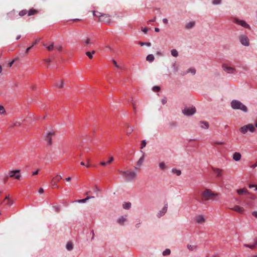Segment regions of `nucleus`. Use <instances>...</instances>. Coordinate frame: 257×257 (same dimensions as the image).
<instances>
[{
	"instance_id": "1",
	"label": "nucleus",
	"mask_w": 257,
	"mask_h": 257,
	"mask_svg": "<svg viewBox=\"0 0 257 257\" xmlns=\"http://www.w3.org/2000/svg\"><path fill=\"white\" fill-rule=\"evenodd\" d=\"M218 195V193H214L211 190L205 188L201 193V201L202 202H205L211 200H213L216 198Z\"/></svg>"
},
{
	"instance_id": "2",
	"label": "nucleus",
	"mask_w": 257,
	"mask_h": 257,
	"mask_svg": "<svg viewBox=\"0 0 257 257\" xmlns=\"http://www.w3.org/2000/svg\"><path fill=\"white\" fill-rule=\"evenodd\" d=\"M231 106L234 109H240L245 112L247 111V107L238 100H233L231 102Z\"/></svg>"
},
{
	"instance_id": "3",
	"label": "nucleus",
	"mask_w": 257,
	"mask_h": 257,
	"mask_svg": "<svg viewBox=\"0 0 257 257\" xmlns=\"http://www.w3.org/2000/svg\"><path fill=\"white\" fill-rule=\"evenodd\" d=\"M118 171L129 181L134 180L137 176L136 172L133 171H122L118 170Z\"/></svg>"
},
{
	"instance_id": "4",
	"label": "nucleus",
	"mask_w": 257,
	"mask_h": 257,
	"mask_svg": "<svg viewBox=\"0 0 257 257\" xmlns=\"http://www.w3.org/2000/svg\"><path fill=\"white\" fill-rule=\"evenodd\" d=\"M249 130L250 132L253 133L255 132V127L252 124H248L241 127L239 129L240 132L243 134H245L247 133V131Z\"/></svg>"
},
{
	"instance_id": "5",
	"label": "nucleus",
	"mask_w": 257,
	"mask_h": 257,
	"mask_svg": "<svg viewBox=\"0 0 257 257\" xmlns=\"http://www.w3.org/2000/svg\"><path fill=\"white\" fill-rule=\"evenodd\" d=\"M62 179V177L57 174L55 177H53L51 180V184L53 188H59L57 182H59Z\"/></svg>"
},
{
	"instance_id": "6",
	"label": "nucleus",
	"mask_w": 257,
	"mask_h": 257,
	"mask_svg": "<svg viewBox=\"0 0 257 257\" xmlns=\"http://www.w3.org/2000/svg\"><path fill=\"white\" fill-rule=\"evenodd\" d=\"M9 177L11 178H15L17 180H19L21 178L20 174V170H16L13 171H11L9 173Z\"/></svg>"
},
{
	"instance_id": "7",
	"label": "nucleus",
	"mask_w": 257,
	"mask_h": 257,
	"mask_svg": "<svg viewBox=\"0 0 257 257\" xmlns=\"http://www.w3.org/2000/svg\"><path fill=\"white\" fill-rule=\"evenodd\" d=\"M99 20L100 22L107 24H109L111 22L110 16L107 14H103L101 16H99Z\"/></svg>"
},
{
	"instance_id": "8",
	"label": "nucleus",
	"mask_w": 257,
	"mask_h": 257,
	"mask_svg": "<svg viewBox=\"0 0 257 257\" xmlns=\"http://www.w3.org/2000/svg\"><path fill=\"white\" fill-rule=\"evenodd\" d=\"M239 39L240 42V43L244 46H249V39L248 37L244 35H242L239 36Z\"/></svg>"
},
{
	"instance_id": "9",
	"label": "nucleus",
	"mask_w": 257,
	"mask_h": 257,
	"mask_svg": "<svg viewBox=\"0 0 257 257\" xmlns=\"http://www.w3.org/2000/svg\"><path fill=\"white\" fill-rule=\"evenodd\" d=\"M223 70L228 74L234 73L235 71L234 68L230 67L227 64H223L222 66Z\"/></svg>"
},
{
	"instance_id": "10",
	"label": "nucleus",
	"mask_w": 257,
	"mask_h": 257,
	"mask_svg": "<svg viewBox=\"0 0 257 257\" xmlns=\"http://www.w3.org/2000/svg\"><path fill=\"white\" fill-rule=\"evenodd\" d=\"M196 112V109L195 107L190 108H185L183 110V113L184 114L188 116L192 115L194 114Z\"/></svg>"
},
{
	"instance_id": "11",
	"label": "nucleus",
	"mask_w": 257,
	"mask_h": 257,
	"mask_svg": "<svg viewBox=\"0 0 257 257\" xmlns=\"http://www.w3.org/2000/svg\"><path fill=\"white\" fill-rule=\"evenodd\" d=\"M233 22L237 24L242 27L246 28V29H250V26L249 25H248L243 20H240L237 19L235 18L233 20Z\"/></svg>"
},
{
	"instance_id": "12",
	"label": "nucleus",
	"mask_w": 257,
	"mask_h": 257,
	"mask_svg": "<svg viewBox=\"0 0 257 257\" xmlns=\"http://www.w3.org/2000/svg\"><path fill=\"white\" fill-rule=\"evenodd\" d=\"M212 171L216 174V177L220 178L222 176L223 170L217 168H212Z\"/></svg>"
},
{
	"instance_id": "13",
	"label": "nucleus",
	"mask_w": 257,
	"mask_h": 257,
	"mask_svg": "<svg viewBox=\"0 0 257 257\" xmlns=\"http://www.w3.org/2000/svg\"><path fill=\"white\" fill-rule=\"evenodd\" d=\"M54 135V132H49L47 134L46 140L49 145H52V137Z\"/></svg>"
},
{
	"instance_id": "14",
	"label": "nucleus",
	"mask_w": 257,
	"mask_h": 257,
	"mask_svg": "<svg viewBox=\"0 0 257 257\" xmlns=\"http://www.w3.org/2000/svg\"><path fill=\"white\" fill-rule=\"evenodd\" d=\"M195 221L198 224H203L205 222L206 220L203 215H200L196 217Z\"/></svg>"
},
{
	"instance_id": "15",
	"label": "nucleus",
	"mask_w": 257,
	"mask_h": 257,
	"mask_svg": "<svg viewBox=\"0 0 257 257\" xmlns=\"http://www.w3.org/2000/svg\"><path fill=\"white\" fill-rule=\"evenodd\" d=\"M167 208H168V205H167V204H166L164 206V207L162 208V209L161 210H160L159 211V212H158V213L157 214V216L159 217H160L162 216L163 215H164L166 213V212L167 211Z\"/></svg>"
},
{
	"instance_id": "16",
	"label": "nucleus",
	"mask_w": 257,
	"mask_h": 257,
	"mask_svg": "<svg viewBox=\"0 0 257 257\" xmlns=\"http://www.w3.org/2000/svg\"><path fill=\"white\" fill-rule=\"evenodd\" d=\"M231 210L236 211L239 213H243L244 209L243 207H240L238 205H236L233 207L230 208Z\"/></svg>"
},
{
	"instance_id": "17",
	"label": "nucleus",
	"mask_w": 257,
	"mask_h": 257,
	"mask_svg": "<svg viewBox=\"0 0 257 257\" xmlns=\"http://www.w3.org/2000/svg\"><path fill=\"white\" fill-rule=\"evenodd\" d=\"M142 153H143V156L139 159L137 163V165L138 167H141L144 161L145 154L143 152H142Z\"/></svg>"
},
{
	"instance_id": "18",
	"label": "nucleus",
	"mask_w": 257,
	"mask_h": 257,
	"mask_svg": "<svg viewBox=\"0 0 257 257\" xmlns=\"http://www.w3.org/2000/svg\"><path fill=\"white\" fill-rule=\"evenodd\" d=\"M195 25V22L194 21H191L186 24L185 28V29L189 30L193 28Z\"/></svg>"
},
{
	"instance_id": "19",
	"label": "nucleus",
	"mask_w": 257,
	"mask_h": 257,
	"mask_svg": "<svg viewBox=\"0 0 257 257\" xmlns=\"http://www.w3.org/2000/svg\"><path fill=\"white\" fill-rule=\"evenodd\" d=\"M241 155L239 153L235 152L233 155V159L235 161H238L241 159Z\"/></svg>"
},
{
	"instance_id": "20",
	"label": "nucleus",
	"mask_w": 257,
	"mask_h": 257,
	"mask_svg": "<svg viewBox=\"0 0 257 257\" xmlns=\"http://www.w3.org/2000/svg\"><path fill=\"white\" fill-rule=\"evenodd\" d=\"M159 167L161 170L165 171L167 169V166L164 162H161L159 164Z\"/></svg>"
},
{
	"instance_id": "21",
	"label": "nucleus",
	"mask_w": 257,
	"mask_h": 257,
	"mask_svg": "<svg viewBox=\"0 0 257 257\" xmlns=\"http://www.w3.org/2000/svg\"><path fill=\"white\" fill-rule=\"evenodd\" d=\"M236 191H237V193L239 195H242L243 194H248V191H247V189H244V188L240 189H237Z\"/></svg>"
},
{
	"instance_id": "22",
	"label": "nucleus",
	"mask_w": 257,
	"mask_h": 257,
	"mask_svg": "<svg viewBox=\"0 0 257 257\" xmlns=\"http://www.w3.org/2000/svg\"><path fill=\"white\" fill-rule=\"evenodd\" d=\"M83 42L85 44V46H88L92 44L91 40L90 38H86V39L83 40Z\"/></svg>"
},
{
	"instance_id": "23",
	"label": "nucleus",
	"mask_w": 257,
	"mask_h": 257,
	"mask_svg": "<svg viewBox=\"0 0 257 257\" xmlns=\"http://www.w3.org/2000/svg\"><path fill=\"white\" fill-rule=\"evenodd\" d=\"M171 172L177 176H180L181 174V171L175 168H173L171 170Z\"/></svg>"
},
{
	"instance_id": "24",
	"label": "nucleus",
	"mask_w": 257,
	"mask_h": 257,
	"mask_svg": "<svg viewBox=\"0 0 257 257\" xmlns=\"http://www.w3.org/2000/svg\"><path fill=\"white\" fill-rule=\"evenodd\" d=\"M127 220V219L123 217V216H121V217H120L118 220H117V222L120 224H123V223L125 221H126Z\"/></svg>"
},
{
	"instance_id": "25",
	"label": "nucleus",
	"mask_w": 257,
	"mask_h": 257,
	"mask_svg": "<svg viewBox=\"0 0 257 257\" xmlns=\"http://www.w3.org/2000/svg\"><path fill=\"white\" fill-rule=\"evenodd\" d=\"M155 59V57L152 54H149L146 57L147 61L152 62Z\"/></svg>"
},
{
	"instance_id": "26",
	"label": "nucleus",
	"mask_w": 257,
	"mask_h": 257,
	"mask_svg": "<svg viewBox=\"0 0 257 257\" xmlns=\"http://www.w3.org/2000/svg\"><path fill=\"white\" fill-rule=\"evenodd\" d=\"M39 41V39L36 40L31 45V46L28 47L26 50V53H28L29 50L35 45H36Z\"/></svg>"
},
{
	"instance_id": "27",
	"label": "nucleus",
	"mask_w": 257,
	"mask_h": 257,
	"mask_svg": "<svg viewBox=\"0 0 257 257\" xmlns=\"http://www.w3.org/2000/svg\"><path fill=\"white\" fill-rule=\"evenodd\" d=\"M64 86V81L60 80L56 84V87L59 88H62Z\"/></svg>"
},
{
	"instance_id": "28",
	"label": "nucleus",
	"mask_w": 257,
	"mask_h": 257,
	"mask_svg": "<svg viewBox=\"0 0 257 257\" xmlns=\"http://www.w3.org/2000/svg\"><path fill=\"white\" fill-rule=\"evenodd\" d=\"M200 123L202 124L201 127L204 129H207L209 127V124L206 121H201Z\"/></svg>"
},
{
	"instance_id": "29",
	"label": "nucleus",
	"mask_w": 257,
	"mask_h": 257,
	"mask_svg": "<svg viewBox=\"0 0 257 257\" xmlns=\"http://www.w3.org/2000/svg\"><path fill=\"white\" fill-rule=\"evenodd\" d=\"M134 131V129L132 127L129 126L128 125H127V128L126 130V133L127 135H130Z\"/></svg>"
},
{
	"instance_id": "30",
	"label": "nucleus",
	"mask_w": 257,
	"mask_h": 257,
	"mask_svg": "<svg viewBox=\"0 0 257 257\" xmlns=\"http://www.w3.org/2000/svg\"><path fill=\"white\" fill-rule=\"evenodd\" d=\"M93 198H94V196H87L86 198L83 199L78 200L77 201L79 203H84L87 200H89V199Z\"/></svg>"
},
{
	"instance_id": "31",
	"label": "nucleus",
	"mask_w": 257,
	"mask_h": 257,
	"mask_svg": "<svg viewBox=\"0 0 257 257\" xmlns=\"http://www.w3.org/2000/svg\"><path fill=\"white\" fill-rule=\"evenodd\" d=\"M66 248L68 250H71L73 248V246L71 242H68L66 244Z\"/></svg>"
},
{
	"instance_id": "32",
	"label": "nucleus",
	"mask_w": 257,
	"mask_h": 257,
	"mask_svg": "<svg viewBox=\"0 0 257 257\" xmlns=\"http://www.w3.org/2000/svg\"><path fill=\"white\" fill-rule=\"evenodd\" d=\"M122 206H123L124 209H130L131 208V203L130 202L124 203L122 204Z\"/></svg>"
},
{
	"instance_id": "33",
	"label": "nucleus",
	"mask_w": 257,
	"mask_h": 257,
	"mask_svg": "<svg viewBox=\"0 0 257 257\" xmlns=\"http://www.w3.org/2000/svg\"><path fill=\"white\" fill-rule=\"evenodd\" d=\"M187 247L190 250L192 251L195 250L197 248V246L195 245L188 244L187 245Z\"/></svg>"
},
{
	"instance_id": "34",
	"label": "nucleus",
	"mask_w": 257,
	"mask_h": 257,
	"mask_svg": "<svg viewBox=\"0 0 257 257\" xmlns=\"http://www.w3.org/2000/svg\"><path fill=\"white\" fill-rule=\"evenodd\" d=\"M191 73L192 75H195L196 73V69L194 68H190L188 69L186 73Z\"/></svg>"
},
{
	"instance_id": "35",
	"label": "nucleus",
	"mask_w": 257,
	"mask_h": 257,
	"mask_svg": "<svg viewBox=\"0 0 257 257\" xmlns=\"http://www.w3.org/2000/svg\"><path fill=\"white\" fill-rule=\"evenodd\" d=\"M95 51L93 50L91 52L87 51L86 52L85 54L89 59H92L93 58L92 54H95Z\"/></svg>"
},
{
	"instance_id": "36",
	"label": "nucleus",
	"mask_w": 257,
	"mask_h": 257,
	"mask_svg": "<svg viewBox=\"0 0 257 257\" xmlns=\"http://www.w3.org/2000/svg\"><path fill=\"white\" fill-rule=\"evenodd\" d=\"M172 68L175 72H177L179 70V66L176 63H174L172 65Z\"/></svg>"
},
{
	"instance_id": "37",
	"label": "nucleus",
	"mask_w": 257,
	"mask_h": 257,
	"mask_svg": "<svg viewBox=\"0 0 257 257\" xmlns=\"http://www.w3.org/2000/svg\"><path fill=\"white\" fill-rule=\"evenodd\" d=\"M171 53L173 57H177L178 56V52L176 49H172L171 51Z\"/></svg>"
},
{
	"instance_id": "38",
	"label": "nucleus",
	"mask_w": 257,
	"mask_h": 257,
	"mask_svg": "<svg viewBox=\"0 0 257 257\" xmlns=\"http://www.w3.org/2000/svg\"><path fill=\"white\" fill-rule=\"evenodd\" d=\"M37 13V11L34 9L30 10L28 12V16H32L36 14Z\"/></svg>"
},
{
	"instance_id": "39",
	"label": "nucleus",
	"mask_w": 257,
	"mask_h": 257,
	"mask_svg": "<svg viewBox=\"0 0 257 257\" xmlns=\"http://www.w3.org/2000/svg\"><path fill=\"white\" fill-rule=\"evenodd\" d=\"M171 253V250L169 249H166L163 252V255H169Z\"/></svg>"
},
{
	"instance_id": "40",
	"label": "nucleus",
	"mask_w": 257,
	"mask_h": 257,
	"mask_svg": "<svg viewBox=\"0 0 257 257\" xmlns=\"http://www.w3.org/2000/svg\"><path fill=\"white\" fill-rule=\"evenodd\" d=\"M46 48L49 51H52L54 49V44L52 43L50 45L47 46Z\"/></svg>"
},
{
	"instance_id": "41",
	"label": "nucleus",
	"mask_w": 257,
	"mask_h": 257,
	"mask_svg": "<svg viewBox=\"0 0 257 257\" xmlns=\"http://www.w3.org/2000/svg\"><path fill=\"white\" fill-rule=\"evenodd\" d=\"M28 11L26 10H24L20 12L19 16H24L27 13Z\"/></svg>"
},
{
	"instance_id": "42",
	"label": "nucleus",
	"mask_w": 257,
	"mask_h": 257,
	"mask_svg": "<svg viewBox=\"0 0 257 257\" xmlns=\"http://www.w3.org/2000/svg\"><path fill=\"white\" fill-rule=\"evenodd\" d=\"M244 246L245 247H249L251 249H254L255 248V245H254V244H251V245H249V244H244Z\"/></svg>"
},
{
	"instance_id": "43",
	"label": "nucleus",
	"mask_w": 257,
	"mask_h": 257,
	"mask_svg": "<svg viewBox=\"0 0 257 257\" xmlns=\"http://www.w3.org/2000/svg\"><path fill=\"white\" fill-rule=\"evenodd\" d=\"M93 190L94 192L96 194H97L100 191L99 189L96 186H95L93 187Z\"/></svg>"
},
{
	"instance_id": "44",
	"label": "nucleus",
	"mask_w": 257,
	"mask_h": 257,
	"mask_svg": "<svg viewBox=\"0 0 257 257\" xmlns=\"http://www.w3.org/2000/svg\"><path fill=\"white\" fill-rule=\"evenodd\" d=\"M146 144H147V143H146V141H145V140H143V141H142V142H141V148L142 149H143L144 147H146Z\"/></svg>"
},
{
	"instance_id": "45",
	"label": "nucleus",
	"mask_w": 257,
	"mask_h": 257,
	"mask_svg": "<svg viewBox=\"0 0 257 257\" xmlns=\"http://www.w3.org/2000/svg\"><path fill=\"white\" fill-rule=\"evenodd\" d=\"M16 14L15 13V12L14 11H11L10 12V13H9L8 14V15L10 17V18H13V16Z\"/></svg>"
},
{
	"instance_id": "46",
	"label": "nucleus",
	"mask_w": 257,
	"mask_h": 257,
	"mask_svg": "<svg viewBox=\"0 0 257 257\" xmlns=\"http://www.w3.org/2000/svg\"><path fill=\"white\" fill-rule=\"evenodd\" d=\"M221 2V0H213L212 4L213 5H218L220 4Z\"/></svg>"
},
{
	"instance_id": "47",
	"label": "nucleus",
	"mask_w": 257,
	"mask_h": 257,
	"mask_svg": "<svg viewBox=\"0 0 257 257\" xmlns=\"http://www.w3.org/2000/svg\"><path fill=\"white\" fill-rule=\"evenodd\" d=\"M153 90L155 92H158L159 91H160V87L159 86H154L153 88Z\"/></svg>"
},
{
	"instance_id": "48",
	"label": "nucleus",
	"mask_w": 257,
	"mask_h": 257,
	"mask_svg": "<svg viewBox=\"0 0 257 257\" xmlns=\"http://www.w3.org/2000/svg\"><path fill=\"white\" fill-rule=\"evenodd\" d=\"M167 99L166 97H164L161 100V102H162V104H163V105L167 103Z\"/></svg>"
},
{
	"instance_id": "49",
	"label": "nucleus",
	"mask_w": 257,
	"mask_h": 257,
	"mask_svg": "<svg viewBox=\"0 0 257 257\" xmlns=\"http://www.w3.org/2000/svg\"><path fill=\"white\" fill-rule=\"evenodd\" d=\"M5 200H7L8 202H7V204L8 205H12L13 204V201L12 200H11L9 198H8L7 197H6L5 198Z\"/></svg>"
},
{
	"instance_id": "50",
	"label": "nucleus",
	"mask_w": 257,
	"mask_h": 257,
	"mask_svg": "<svg viewBox=\"0 0 257 257\" xmlns=\"http://www.w3.org/2000/svg\"><path fill=\"white\" fill-rule=\"evenodd\" d=\"M5 112V108H4V106H0V113L1 114H3Z\"/></svg>"
},
{
	"instance_id": "51",
	"label": "nucleus",
	"mask_w": 257,
	"mask_h": 257,
	"mask_svg": "<svg viewBox=\"0 0 257 257\" xmlns=\"http://www.w3.org/2000/svg\"><path fill=\"white\" fill-rule=\"evenodd\" d=\"M113 161V157H110L109 158L108 161L106 162L107 164H110L111 163V162Z\"/></svg>"
},
{
	"instance_id": "52",
	"label": "nucleus",
	"mask_w": 257,
	"mask_h": 257,
	"mask_svg": "<svg viewBox=\"0 0 257 257\" xmlns=\"http://www.w3.org/2000/svg\"><path fill=\"white\" fill-rule=\"evenodd\" d=\"M93 15L95 17H99V16H101V14L100 13L98 12H95V11H94L93 12Z\"/></svg>"
},
{
	"instance_id": "53",
	"label": "nucleus",
	"mask_w": 257,
	"mask_h": 257,
	"mask_svg": "<svg viewBox=\"0 0 257 257\" xmlns=\"http://www.w3.org/2000/svg\"><path fill=\"white\" fill-rule=\"evenodd\" d=\"M224 144L223 142H215L213 143V145H222Z\"/></svg>"
},
{
	"instance_id": "54",
	"label": "nucleus",
	"mask_w": 257,
	"mask_h": 257,
	"mask_svg": "<svg viewBox=\"0 0 257 257\" xmlns=\"http://www.w3.org/2000/svg\"><path fill=\"white\" fill-rule=\"evenodd\" d=\"M112 63L114 64V65L115 67H117V68H118V67H119L118 65H117V63H116V62L114 60H112Z\"/></svg>"
},
{
	"instance_id": "55",
	"label": "nucleus",
	"mask_w": 257,
	"mask_h": 257,
	"mask_svg": "<svg viewBox=\"0 0 257 257\" xmlns=\"http://www.w3.org/2000/svg\"><path fill=\"white\" fill-rule=\"evenodd\" d=\"M56 49L58 51H60L62 49V47L61 46H58L56 47Z\"/></svg>"
},
{
	"instance_id": "56",
	"label": "nucleus",
	"mask_w": 257,
	"mask_h": 257,
	"mask_svg": "<svg viewBox=\"0 0 257 257\" xmlns=\"http://www.w3.org/2000/svg\"><path fill=\"white\" fill-rule=\"evenodd\" d=\"M163 22L164 24H167L168 23V20L166 18H164V19H163Z\"/></svg>"
},
{
	"instance_id": "57",
	"label": "nucleus",
	"mask_w": 257,
	"mask_h": 257,
	"mask_svg": "<svg viewBox=\"0 0 257 257\" xmlns=\"http://www.w3.org/2000/svg\"><path fill=\"white\" fill-rule=\"evenodd\" d=\"M100 164L102 166H105L107 164V163L106 162L102 161L100 163Z\"/></svg>"
},
{
	"instance_id": "58",
	"label": "nucleus",
	"mask_w": 257,
	"mask_h": 257,
	"mask_svg": "<svg viewBox=\"0 0 257 257\" xmlns=\"http://www.w3.org/2000/svg\"><path fill=\"white\" fill-rule=\"evenodd\" d=\"M252 214L253 216H254V217L257 218V211H253L252 213Z\"/></svg>"
},
{
	"instance_id": "59",
	"label": "nucleus",
	"mask_w": 257,
	"mask_h": 257,
	"mask_svg": "<svg viewBox=\"0 0 257 257\" xmlns=\"http://www.w3.org/2000/svg\"><path fill=\"white\" fill-rule=\"evenodd\" d=\"M44 192V189L42 188H40L39 190V193L42 194Z\"/></svg>"
},
{
	"instance_id": "60",
	"label": "nucleus",
	"mask_w": 257,
	"mask_h": 257,
	"mask_svg": "<svg viewBox=\"0 0 257 257\" xmlns=\"http://www.w3.org/2000/svg\"><path fill=\"white\" fill-rule=\"evenodd\" d=\"M143 32H144L145 33H147L148 31V29L147 28H145L144 29H143L142 30Z\"/></svg>"
},
{
	"instance_id": "61",
	"label": "nucleus",
	"mask_w": 257,
	"mask_h": 257,
	"mask_svg": "<svg viewBox=\"0 0 257 257\" xmlns=\"http://www.w3.org/2000/svg\"><path fill=\"white\" fill-rule=\"evenodd\" d=\"M140 225H141V222H139V223H137L136 224L135 226H136V228H139L140 227Z\"/></svg>"
},
{
	"instance_id": "62",
	"label": "nucleus",
	"mask_w": 257,
	"mask_h": 257,
	"mask_svg": "<svg viewBox=\"0 0 257 257\" xmlns=\"http://www.w3.org/2000/svg\"><path fill=\"white\" fill-rule=\"evenodd\" d=\"M39 171V169H38V170H37V171H36L35 172H34L33 173V174H32V175H37V174H38Z\"/></svg>"
},
{
	"instance_id": "63",
	"label": "nucleus",
	"mask_w": 257,
	"mask_h": 257,
	"mask_svg": "<svg viewBox=\"0 0 257 257\" xmlns=\"http://www.w3.org/2000/svg\"><path fill=\"white\" fill-rule=\"evenodd\" d=\"M256 167H257V162L254 164H253L251 167L253 169H254Z\"/></svg>"
},
{
	"instance_id": "64",
	"label": "nucleus",
	"mask_w": 257,
	"mask_h": 257,
	"mask_svg": "<svg viewBox=\"0 0 257 257\" xmlns=\"http://www.w3.org/2000/svg\"><path fill=\"white\" fill-rule=\"evenodd\" d=\"M254 245H255V246H257V239H255L254 240V243H253Z\"/></svg>"
}]
</instances>
